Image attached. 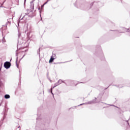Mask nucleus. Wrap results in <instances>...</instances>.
<instances>
[{
  "mask_svg": "<svg viewBox=\"0 0 130 130\" xmlns=\"http://www.w3.org/2000/svg\"><path fill=\"white\" fill-rule=\"evenodd\" d=\"M4 67L5 69H9L11 67V63L9 62H6L4 63Z\"/></svg>",
  "mask_w": 130,
  "mask_h": 130,
  "instance_id": "f257e3e1",
  "label": "nucleus"
},
{
  "mask_svg": "<svg viewBox=\"0 0 130 130\" xmlns=\"http://www.w3.org/2000/svg\"><path fill=\"white\" fill-rule=\"evenodd\" d=\"M53 60H54V58H53V56H52L51 57V58L49 60V62H52V61H53Z\"/></svg>",
  "mask_w": 130,
  "mask_h": 130,
  "instance_id": "f03ea898",
  "label": "nucleus"
},
{
  "mask_svg": "<svg viewBox=\"0 0 130 130\" xmlns=\"http://www.w3.org/2000/svg\"><path fill=\"white\" fill-rule=\"evenodd\" d=\"M5 99H9L10 98V95L6 94L5 95Z\"/></svg>",
  "mask_w": 130,
  "mask_h": 130,
  "instance_id": "7ed1b4c3",
  "label": "nucleus"
},
{
  "mask_svg": "<svg viewBox=\"0 0 130 130\" xmlns=\"http://www.w3.org/2000/svg\"><path fill=\"white\" fill-rule=\"evenodd\" d=\"M58 83H59V84H61L62 83V80H59Z\"/></svg>",
  "mask_w": 130,
  "mask_h": 130,
  "instance_id": "20e7f679",
  "label": "nucleus"
},
{
  "mask_svg": "<svg viewBox=\"0 0 130 130\" xmlns=\"http://www.w3.org/2000/svg\"><path fill=\"white\" fill-rule=\"evenodd\" d=\"M26 3V0H24V4Z\"/></svg>",
  "mask_w": 130,
  "mask_h": 130,
  "instance_id": "39448f33",
  "label": "nucleus"
}]
</instances>
